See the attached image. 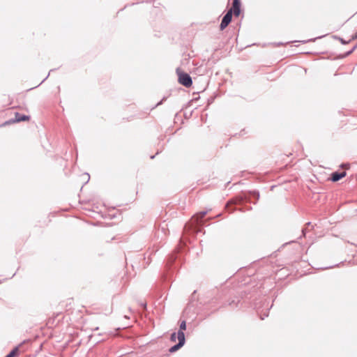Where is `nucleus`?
Segmentation results:
<instances>
[{"instance_id": "1", "label": "nucleus", "mask_w": 357, "mask_h": 357, "mask_svg": "<svg viewBox=\"0 0 357 357\" xmlns=\"http://www.w3.org/2000/svg\"><path fill=\"white\" fill-rule=\"evenodd\" d=\"M176 73L178 75V82L185 87H190L192 84V81L190 76L183 72L181 69L178 68L176 70Z\"/></svg>"}, {"instance_id": "2", "label": "nucleus", "mask_w": 357, "mask_h": 357, "mask_svg": "<svg viewBox=\"0 0 357 357\" xmlns=\"http://www.w3.org/2000/svg\"><path fill=\"white\" fill-rule=\"evenodd\" d=\"M177 337L178 340V343L169 349V351L171 353L175 352L178 349H179L185 343V335L182 331H178L177 333Z\"/></svg>"}, {"instance_id": "3", "label": "nucleus", "mask_w": 357, "mask_h": 357, "mask_svg": "<svg viewBox=\"0 0 357 357\" xmlns=\"http://www.w3.org/2000/svg\"><path fill=\"white\" fill-rule=\"evenodd\" d=\"M232 17V10H229L226 15L223 17L220 29L221 31L224 30L231 22Z\"/></svg>"}, {"instance_id": "4", "label": "nucleus", "mask_w": 357, "mask_h": 357, "mask_svg": "<svg viewBox=\"0 0 357 357\" xmlns=\"http://www.w3.org/2000/svg\"><path fill=\"white\" fill-rule=\"evenodd\" d=\"M241 1L240 0H233L232 7L230 10H232V13L236 17L240 15L241 10Z\"/></svg>"}, {"instance_id": "5", "label": "nucleus", "mask_w": 357, "mask_h": 357, "mask_svg": "<svg viewBox=\"0 0 357 357\" xmlns=\"http://www.w3.org/2000/svg\"><path fill=\"white\" fill-rule=\"evenodd\" d=\"M243 201V199L241 197H236V198H234L232 199H231L230 201H229L226 205V208L229 211V212H231L233 211L234 209V208H230L231 206V205H235V204H239L241 203V202Z\"/></svg>"}, {"instance_id": "6", "label": "nucleus", "mask_w": 357, "mask_h": 357, "mask_svg": "<svg viewBox=\"0 0 357 357\" xmlns=\"http://www.w3.org/2000/svg\"><path fill=\"white\" fill-rule=\"evenodd\" d=\"M29 116L22 115L17 112L15 113V118L13 119L12 122L19 123L21 121H29Z\"/></svg>"}, {"instance_id": "7", "label": "nucleus", "mask_w": 357, "mask_h": 357, "mask_svg": "<svg viewBox=\"0 0 357 357\" xmlns=\"http://www.w3.org/2000/svg\"><path fill=\"white\" fill-rule=\"evenodd\" d=\"M346 175H347L346 172H342L341 173L333 172L331 174V181H333V182H336V181L340 180L341 178L345 177Z\"/></svg>"}, {"instance_id": "8", "label": "nucleus", "mask_w": 357, "mask_h": 357, "mask_svg": "<svg viewBox=\"0 0 357 357\" xmlns=\"http://www.w3.org/2000/svg\"><path fill=\"white\" fill-rule=\"evenodd\" d=\"M206 214V212H201L199 213H197L192 218V220H196L197 223L199 224L201 222V220L205 217Z\"/></svg>"}, {"instance_id": "9", "label": "nucleus", "mask_w": 357, "mask_h": 357, "mask_svg": "<svg viewBox=\"0 0 357 357\" xmlns=\"http://www.w3.org/2000/svg\"><path fill=\"white\" fill-rule=\"evenodd\" d=\"M186 329V323L185 321H183L180 324V331L183 332Z\"/></svg>"}, {"instance_id": "10", "label": "nucleus", "mask_w": 357, "mask_h": 357, "mask_svg": "<svg viewBox=\"0 0 357 357\" xmlns=\"http://www.w3.org/2000/svg\"><path fill=\"white\" fill-rule=\"evenodd\" d=\"M13 121V119H10V120H9V121H6L5 123H3L1 124V125H0V127H4V126H8V125H10V124L15 123V122H11V121Z\"/></svg>"}, {"instance_id": "11", "label": "nucleus", "mask_w": 357, "mask_h": 357, "mask_svg": "<svg viewBox=\"0 0 357 357\" xmlns=\"http://www.w3.org/2000/svg\"><path fill=\"white\" fill-rule=\"evenodd\" d=\"M176 339H178L177 334H176L175 333H172L171 335V340L172 342H176Z\"/></svg>"}, {"instance_id": "12", "label": "nucleus", "mask_w": 357, "mask_h": 357, "mask_svg": "<svg viewBox=\"0 0 357 357\" xmlns=\"http://www.w3.org/2000/svg\"><path fill=\"white\" fill-rule=\"evenodd\" d=\"M341 167L345 169H349L350 168L349 164H343L341 165Z\"/></svg>"}]
</instances>
